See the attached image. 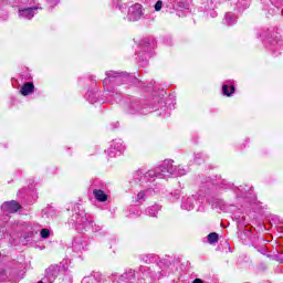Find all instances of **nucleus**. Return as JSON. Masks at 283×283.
I'll return each instance as SVG.
<instances>
[{
	"mask_svg": "<svg viewBox=\"0 0 283 283\" xmlns=\"http://www.w3.org/2000/svg\"><path fill=\"white\" fill-rule=\"evenodd\" d=\"M174 174V161L165 160L156 170H137L134 178L138 182H151L155 178H171Z\"/></svg>",
	"mask_w": 283,
	"mask_h": 283,
	"instance_id": "obj_1",
	"label": "nucleus"
},
{
	"mask_svg": "<svg viewBox=\"0 0 283 283\" xmlns=\"http://www.w3.org/2000/svg\"><path fill=\"white\" fill-rule=\"evenodd\" d=\"M123 151H125V145L123 144V139H115L112 142L107 154L109 158H116V156H120Z\"/></svg>",
	"mask_w": 283,
	"mask_h": 283,
	"instance_id": "obj_2",
	"label": "nucleus"
},
{
	"mask_svg": "<svg viewBox=\"0 0 283 283\" xmlns=\"http://www.w3.org/2000/svg\"><path fill=\"white\" fill-rule=\"evenodd\" d=\"M143 17V6L136 3L128 9V21H138Z\"/></svg>",
	"mask_w": 283,
	"mask_h": 283,
	"instance_id": "obj_3",
	"label": "nucleus"
},
{
	"mask_svg": "<svg viewBox=\"0 0 283 283\" xmlns=\"http://www.w3.org/2000/svg\"><path fill=\"white\" fill-rule=\"evenodd\" d=\"M196 202H198V199H196V196H190L188 198H184L181 208L186 211H191L193 209Z\"/></svg>",
	"mask_w": 283,
	"mask_h": 283,
	"instance_id": "obj_4",
	"label": "nucleus"
},
{
	"mask_svg": "<svg viewBox=\"0 0 283 283\" xmlns=\"http://www.w3.org/2000/svg\"><path fill=\"white\" fill-rule=\"evenodd\" d=\"M2 209H4V211H8L9 213H17V211L21 209V206L17 201H6L2 205Z\"/></svg>",
	"mask_w": 283,
	"mask_h": 283,
	"instance_id": "obj_5",
	"label": "nucleus"
},
{
	"mask_svg": "<svg viewBox=\"0 0 283 283\" xmlns=\"http://www.w3.org/2000/svg\"><path fill=\"white\" fill-rule=\"evenodd\" d=\"M34 12H36V8H27L19 10L20 19H32L34 17Z\"/></svg>",
	"mask_w": 283,
	"mask_h": 283,
	"instance_id": "obj_6",
	"label": "nucleus"
},
{
	"mask_svg": "<svg viewBox=\"0 0 283 283\" xmlns=\"http://www.w3.org/2000/svg\"><path fill=\"white\" fill-rule=\"evenodd\" d=\"M32 92H34V84L31 82L24 83L20 90V93L22 94V96H30Z\"/></svg>",
	"mask_w": 283,
	"mask_h": 283,
	"instance_id": "obj_7",
	"label": "nucleus"
},
{
	"mask_svg": "<svg viewBox=\"0 0 283 283\" xmlns=\"http://www.w3.org/2000/svg\"><path fill=\"white\" fill-rule=\"evenodd\" d=\"M93 196L97 202H107V195L101 189L93 190Z\"/></svg>",
	"mask_w": 283,
	"mask_h": 283,
	"instance_id": "obj_8",
	"label": "nucleus"
},
{
	"mask_svg": "<svg viewBox=\"0 0 283 283\" xmlns=\"http://www.w3.org/2000/svg\"><path fill=\"white\" fill-rule=\"evenodd\" d=\"M57 275H59V265H51L46 270V276L49 277V280H54V277H56Z\"/></svg>",
	"mask_w": 283,
	"mask_h": 283,
	"instance_id": "obj_9",
	"label": "nucleus"
},
{
	"mask_svg": "<svg viewBox=\"0 0 283 283\" xmlns=\"http://www.w3.org/2000/svg\"><path fill=\"white\" fill-rule=\"evenodd\" d=\"M174 171L172 176H185L187 174V170L182 166H174Z\"/></svg>",
	"mask_w": 283,
	"mask_h": 283,
	"instance_id": "obj_10",
	"label": "nucleus"
},
{
	"mask_svg": "<svg viewBox=\"0 0 283 283\" xmlns=\"http://www.w3.org/2000/svg\"><path fill=\"white\" fill-rule=\"evenodd\" d=\"M233 92H235V86H233V85L229 86L227 84L223 85V94L226 96H231V94H233Z\"/></svg>",
	"mask_w": 283,
	"mask_h": 283,
	"instance_id": "obj_11",
	"label": "nucleus"
},
{
	"mask_svg": "<svg viewBox=\"0 0 283 283\" xmlns=\"http://www.w3.org/2000/svg\"><path fill=\"white\" fill-rule=\"evenodd\" d=\"M218 240H219L218 233L211 232L210 234H208L209 244H216V243H218Z\"/></svg>",
	"mask_w": 283,
	"mask_h": 283,
	"instance_id": "obj_12",
	"label": "nucleus"
},
{
	"mask_svg": "<svg viewBox=\"0 0 283 283\" xmlns=\"http://www.w3.org/2000/svg\"><path fill=\"white\" fill-rule=\"evenodd\" d=\"M158 211H160V208L158 206H153L148 208V216L156 218V216H158Z\"/></svg>",
	"mask_w": 283,
	"mask_h": 283,
	"instance_id": "obj_13",
	"label": "nucleus"
},
{
	"mask_svg": "<svg viewBox=\"0 0 283 283\" xmlns=\"http://www.w3.org/2000/svg\"><path fill=\"white\" fill-rule=\"evenodd\" d=\"M235 21H237V18L235 15H233V13H226V22L228 23V25H233Z\"/></svg>",
	"mask_w": 283,
	"mask_h": 283,
	"instance_id": "obj_14",
	"label": "nucleus"
},
{
	"mask_svg": "<svg viewBox=\"0 0 283 283\" xmlns=\"http://www.w3.org/2000/svg\"><path fill=\"white\" fill-rule=\"evenodd\" d=\"M40 235L43 238V240H48V238H50V229H42L40 231Z\"/></svg>",
	"mask_w": 283,
	"mask_h": 283,
	"instance_id": "obj_15",
	"label": "nucleus"
},
{
	"mask_svg": "<svg viewBox=\"0 0 283 283\" xmlns=\"http://www.w3.org/2000/svg\"><path fill=\"white\" fill-rule=\"evenodd\" d=\"M106 76H108V78L104 80V83H107V81H109V78H116L118 76V73L111 71V72L106 73Z\"/></svg>",
	"mask_w": 283,
	"mask_h": 283,
	"instance_id": "obj_16",
	"label": "nucleus"
},
{
	"mask_svg": "<svg viewBox=\"0 0 283 283\" xmlns=\"http://www.w3.org/2000/svg\"><path fill=\"white\" fill-rule=\"evenodd\" d=\"M145 200V191H140L137 193L136 202H144Z\"/></svg>",
	"mask_w": 283,
	"mask_h": 283,
	"instance_id": "obj_17",
	"label": "nucleus"
},
{
	"mask_svg": "<svg viewBox=\"0 0 283 283\" xmlns=\"http://www.w3.org/2000/svg\"><path fill=\"white\" fill-rule=\"evenodd\" d=\"M156 12H160L163 10V1L158 0L155 4Z\"/></svg>",
	"mask_w": 283,
	"mask_h": 283,
	"instance_id": "obj_18",
	"label": "nucleus"
},
{
	"mask_svg": "<svg viewBox=\"0 0 283 283\" xmlns=\"http://www.w3.org/2000/svg\"><path fill=\"white\" fill-rule=\"evenodd\" d=\"M192 283H205L201 279H196Z\"/></svg>",
	"mask_w": 283,
	"mask_h": 283,
	"instance_id": "obj_19",
	"label": "nucleus"
},
{
	"mask_svg": "<svg viewBox=\"0 0 283 283\" xmlns=\"http://www.w3.org/2000/svg\"><path fill=\"white\" fill-rule=\"evenodd\" d=\"M129 114H136V112H134V111H130V112H129Z\"/></svg>",
	"mask_w": 283,
	"mask_h": 283,
	"instance_id": "obj_20",
	"label": "nucleus"
}]
</instances>
